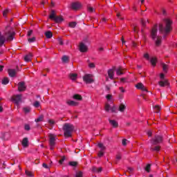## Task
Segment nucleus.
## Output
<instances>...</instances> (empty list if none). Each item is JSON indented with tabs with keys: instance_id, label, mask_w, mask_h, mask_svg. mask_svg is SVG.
<instances>
[{
	"instance_id": "f257e3e1",
	"label": "nucleus",
	"mask_w": 177,
	"mask_h": 177,
	"mask_svg": "<svg viewBox=\"0 0 177 177\" xmlns=\"http://www.w3.org/2000/svg\"><path fill=\"white\" fill-rule=\"evenodd\" d=\"M165 26L162 24L159 25V30L160 32H163L164 34H168L172 30L171 26L172 25V21L171 19L167 18L164 20Z\"/></svg>"
},
{
	"instance_id": "f03ea898",
	"label": "nucleus",
	"mask_w": 177,
	"mask_h": 177,
	"mask_svg": "<svg viewBox=\"0 0 177 177\" xmlns=\"http://www.w3.org/2000/svg\"><path fill=\"white\" fill-rule=\"evenodd\" d=\"M151 143L153 145V146H155L151 148V150H153V151H160L161 147L157 145H160V143H162V137L160 136H155L154 138H153L151 140Z\"/></svg>"
},
{
	"instance_id": "7ed1b4c3",
	"label": "nucleus",
	"mask_w": 177,
	"mask_h": 177,
	"mask_svg": "<svg viewBox=\"0 0 177 177\" xmlns=\"http://www.w3.org/2000/svg\"><path fill=\"white\" fill-rule=\"evenodd\" d=\"M13 37H15V32L9 31L5 35H2L0 32V46H2L6 40L13 41Z\"/></svg>"
},
{
	"instance_id": "20e7f679",
	"label": "nucleus",
	"mask_w": 177,
	"mask_h": 177,
	"mask_svg": "<svg viewBox=\"0 0 177 177\" xmlns=\"http://www.w3.org/2000/svg\"><path fill=\"white\" fill-rule=\"evenodd\" d=\"M151 37L155 41L156 46L161 45V39L162 37L157 36V26H154L151 31Z\"/></svg>"
},
{
	"instance_id": "39448f33",
	"label": "nucleus",
	"mask_w": 177,
	"mask_h": 177,
	"mask_svg": "<svg viewBox=\"0 0 177 177\" xmlns=\"http://www.w3.org/2000/svg\"><path fill=\"white\" fill-rule=\"evenodd\" d=\"M64 135L66 138L71 137L73 132H74V126L73 124L66 123L63 127Z\"/></svg>"
},
{
	"instance_id": "423d86ee",
	"label": "nucleus",
	"mask_w": 177,
	"mask_h": 177,
	"mask_svg": "<svg viewBox=\"0 0 177 177\" xmlns=\"http://www.w3.org/2000/svg\"><path fill=\"white\" fill-rule=\"evenodd\" d=\"M49 19L51 20H54L55 23H62V21H64V19L62 16H56V12L55 10H52L49 16Z\"/></svg>"
},
{
	"instance_id": "0eeeda50",
	"label": "nucleus",
	"mask_w": 177,
	"mask_h": 177,
	"mask_svg": "<svg viewBox=\"0 0 177 177\" xmlns=\"http://www.w3.org/2000/svg\"><path fill=\"white\" fill-rule=\"evenodd\" d=\"M48 138H49L50 150H53V149H55V145H56V135L49 134Z\"/></svg>"
},
{
	"instance_id": "6e6552de",
	"label": "nucleus",
	"mask_w": 177,
	"mask_h": 177,
	"mask_svg": "<svg viewBox=\"0 0 177 177\" xmlns=\"http://www.w3.org/2000/svg\"><path fill=\"white\" fill-rule=\"evenodd\" d=\"M83 81L86 84H92V82H93V75H92L91 74L84 75V76L83 77Z\"/></svg>"
},
{
	"instance_id": "1a4fd4ad",
	"label": "nucleus",
	"mask_w": 177,
	"mask_h": 177,
	"mask_svg": "<svg viewBox=\"0 0 177 177\" xmlns=\"http://www.w3.org/2000/svg\"><path fill=\"white\" fill-rule=\"evenodd\" d=\"M105 111H111V113H117V108L115 105H110L109 103H106L105 104Z\"/></svg>"
},
{
	"instance_id": "9d476101",
	"label": "nucleus",
	"mask_w": 177,
	"mask_h": 177,
	"mask_svg": "<svg viewBox=\"0 0 177 177\" xmlns=\"http://www.w3.org/2000/svg\"><path fill=\"white\" fill-rule=\"evenodd\" d=\"M12 99L14 103H15L17 106H19L20 102H21V95H14Z\"/></svg>"
},
{
	"instance_id": "9b49d317",
	"label": "nucleus",
	"mask_w": 177,
	"mask_h": 177,
	"mask_svg": "<svg viewBox=\"0 0 177 177\" xmlns=\"http://www.w3.org/2000/svg\"><path fill=\"white\" fill-rule=\"evenodd\" d=\"M98 147H100V149H101V150L98 153V157H103V154H104V150H106V147L102 143L98 144Z\"/></svg>"
},
{
	"instance_id": "f8f14e48",
	"label": "nucleus",
	"mask_w": 177,
	"mask_h": 177,
	"mask_svg": "<svg viewBox=\"0 0 177 177\" xmlns=\"http://www.w3.org/2000/svg\"><path fill=\"white\" fill-rule=\"evenodd\" d=\"M79 50L82 53L88 52V46L85 44L81 42L79 45Z\"/></svg>"
},
{
	"instance_id": "ddd939ff",
	"label": "nucleus",
	"mask_w": 177,
	"mask_h": 177,
	"mask_svg": "<svg viewBox=\"0 0 177 177\" xmlns=\"http://www.w3.org/2000/svg\"><path fill=\"white\" fill-rule=\"evenodd\" d=\"M26 83L21 82L18 84V91L19 92H23L26 91Z\"/></svg>"
},
{
	"instance_id": "4468645a",
	"label": "nucleus",
	"mask_w": 177,
	"mask_h": 177,
	"mask_svg": "<svg viewBox=\"0 0 177 177\" xmlns=\"http://www.w3.org/2000/svg\"><path fill=\"white\" fill-rule=\"evenodd\" d=\"M82 5L80 2H75L71 4V8L73 9V10H78V9H80Z\"/></svg>"
},
{
	"instance_id": "2eb2a0df",
	"label": "nucleus",
	"mask_w": 177,
	"mask_h": 177,
	"mask_svg": "<svg viewBox=\"0 0 177 177\" xmlns=\"http://www.w3.org/2000/svg\"><path fill=\"white\" fill-rule=\"evenodd\" d=\"M106 99L107 100L106 103H108L109 104H113V103L114 102V98H113V95H106Z\"/></svg>"
},
{
	"instance_id": "dca6fc26",
	"label": "nucleus",
	"mask_w": 177,
	"mask_h": 177,
	"mask_svg": "<svg viewBox=\"0 0 177 177\" xmlns=\"http://www.w3.org/2000/svg\"><path fill=\"white\" fill-rule=\"evenodd\" d=\"M136 88H137V89H140V91H143L144 92H147V88L142 83H138L136 85Z\"/></svg>"
},
{
	"instance_id": "f3484780",
	"label": "nucleus",
	"mask_w": 177,
	"mask_h": 177,
	"mask_svg": "<svg viewBox=\"0 0 177 177\" xmlns=\"http://www.w3.org/2000/svg\"><path fill=\"white\" fill-rule=\"evenodd\" d=\"M109 124L113 128H118V122L115 120H109Z\"/></svg>"
},
{
	"instance_id": "a211bd4d",
	"label": "nucleus",
	"mask_w": 177,
	"mask_h": 177,
	"mask_svg": "<svg viewBox=\"0 0 177 177\" xmlns=\"http://www.w3.org/2000/svg\"><path fill=\"white\" fill-rule=\"evenodd\" d=\"M66 104H68V106H78V102L71 100H66Z\"/></svg>"
},
{
	"instance_id": "6ab92c4d",
	"label": "nucleus",
	"mask_w": 177,
	"mask_h": 177,
	"mask_svg": "<svg viewBox=\"0 0 177 177\" xmlns=\"http://www.w3.org/2000/svg\"><path fill=\"white\" fill-rule=\"evenodd\" d=\"M108 76L110 80H114V69H109L108 71Z\"/></svg>"
},
{
	"instance_id": "aec40b11",
	"label": "nucleus",
	"mask_w": 177,
	"mask_h": 177,
	"mask_svg": "<svg viewBox=\"0 0 177 177\" xmlns=\"http://www.w3.org/2000/svg\"><path fill=\"white\" fill-rule=\"evenodd\" d=\"M123 71H124V68L120 66L116 69V75H122V74H124Z\"/></svg>"
},
{
	"instance_id": "412c9836",
	"label": "nucleus",
	"mask_w": 177,
	"mask_h": 177,
	"mask_svg": "<svg viewBox=\"0 0 177 177\" xmlns=\"http://www.w3.org/2000/svg\"><path fill=\"white\" fill-rule=\"evenodd\" d=\"M22 146L23 147H28V138H24L22 140Z\"/></svg>"
},
{
	"instance_id": "4be33fe9",
	"label": "nucleus",
	"mask_w": 177,
	"mask_h": 177,
	"mask_svg": "<svg viewBox=\"0 0 177 177\" xmlns=\"http://www.w3.org/2000/svg\"><path fill=\"white\" fill-rule=\"evenodd\" d=\"M31 59H32V53H29L24 57L25 62H31Z\"/></svg>"
},
{
	"instance_id": "5701e85b",
	"label": "nucleus",
	"mask_w": 177,
	"mask_h": 177,
	"mask_svg": "<svg viewBox=\"0 0 177 177\" xmlns=\"http://www.w3.org/2000/svg\"><path fill=\"white\" fill-rule=\"evenodd\" d=\"M125 109H127V106H125L124 104H120L118 110L121 113H124V111H125Z\"/></svg>"
},
{
	"instance_id": "b1692460",
	"label": "nucleus",
	"mask_w": 177,
	"mask_h": 177,
	"mask_svg": "<svg viewBox=\"0 0 177 177\" xmlns=\"http://www.w3.org/2000/svg\"><path fill=\"white\" fill-rule=\"evenodd\" d=\"M8 75L10 77H15L16 75V70L15 69H8Z\"/></svg>"
},
{
	"instance_id": "393cba45",
	"label": "nucleus",
	"mask_w": 177,
	"mask_h": 177,
	"mask_svg": "<svg viewBox=\"0 0 177 177\" xmlns=\"http://www.w3.org/2000/svg\"><path fill=\"white\" fill-rule=\"evenodd\" d=\"M151 64L153 66L156 67V64H157V58L156 57H151L150 59Z\"/></svg>"
},
{
	"instance_id": "a878e982",
	"label": "nucleus",
	"mask_w": 177,
	"mask_h": 177,
	"mask_svg": "<svg viewBox=\"0 0 177 177\" xmlns=\"http://www.w3.org/2000/svg\"><path fill=\"white\" fill-rule=\"evenodd\" d=\"M159 85L160 86H167L168 81L167 80L160 81L159 82Z\"/></svg>"
},
{
	"instance_id": "bb28decb",
	"label": "nucleus",
	"mask_w": 177,
	"mask_h": 177,
	"mask_svg": "<svg viewBox=\"0 0 177 177\" xmlns=\"http://www.w3.org/2000/svg\"><path fill=\"white\" fill-rule=\"evenodd\" d=\"M73 99L75 100H82V96H81L80 94H75L73 95Z\"/></svg>"
},
{
	"instance_id": "cd10ccee",
	"label": "nucleus",
	"mask_w": 177,
	"mask_h": 177,
	"mask_svg": "<svg viewBox=\"0 0 177 177\" xmlns=\"http://www.w3.org/2000/svg\"><path fill=\"white\" fill-rule=\"evenodd\" d=\"M69 77L72 81H75V80H77V75L76 73H71Z\"/></svg>"
},
{
	"instance_id": "c85d7f7f",
	"label": "nucleus",
	"mask_w": 177,
	"mask_h": 177,
	"mask_svg": "<svg viewBox=\"0 0 177 177\" xmlns=\"http://www.w3.org/2000/svg\"><path fill=\"white\" fill-rule=\"evenodd\" d=\"M92 171L93 172H102V167H93L92 168Z\"/></svg>"
},
{
	"instance_id": "c756f323",
	"label": "nucleus",
	"mask_w": 177,
	"mask_h": 177,
	"mask_svg": "<svg viewBox=\"0 0 177 177\" xmlns=\"http://www.w3.org/2000/svg\"><path fill=\"white\" fill-rule=\"evenodd\" d=\"M45 35L46 38H48V39L52 38V37H53V34L50 31L46 32Z\"/></svg>"
},
{
	"instance_id": "7c9ffc66",
	"label": "nucleus",
	"mask_w": 177,
	"mask_h": 177,
	"mask_svg": "<svg viewBox=\"0 0 177 177\" xmlns=\"http://www.w3.org/2000/svg\"><path fill=\"white\" fill-rule=\"evenodd\" d=\"M162 70H163L164 73H167V71H168V65L162 63Z\"/></svg>"
},
{
	"instance_id": "2f4dec72",
	"label": "nucleus",
	"mask_w": 177,
	"mask_h": 177,
	"mask_svg": "<svg viewBox=\"0 0 177 177\" xmlns=\"http://www.w3.org/2000/svg\"><path fill=\"white\" fill-rule=\"evenodd\" d=\"M35 122H41L42 121H44V115H40L38 117V118L35 119Z\"/></svg>"
},
{
	"instance_id": "473e14b6",
	"label": "nucleus",
	"mask_w": 177,
	"mask_h": 177,
	"mask_svg": "<svg viewBox=\"0 0 177 177\" xmlns=\"http://www.w3.org/2000/svg\"><path fill=\"white\" fill-rule=\"evenodd\" d=\"M2 84L3 85H8V84H9V78L8 77H4L2 80Z\"/></svg>"
},
{
	"instance_id": "72a5a7b5",
	"label": "nucleus",
	"mask_w": 177,
	"mask_h": 177,
	"mask_svg": "<svg viewBox=\"0 0 177 177\" xmlns=\"http://www.w3.org/2000/svg\"><path fill=\"white\" fill-rule=\"evenodd\" d=\"M33 106L34 107H35L36 109H38L41 106V104L39 103V102L38 101H35L34 103H33Z\"/></svg>"
},
{
	"instance_id": "f704fd0d",
	"label": "nucleus",
	"mask_w": 177,
	"mask_h": 177,
	"mask_svg": "<svg viewBox=\"0 0 177 177\" xmlns=\"http://www.w3.org/2000/svg\"><path fill=\"white\" fill-rule=\"evenodd\" d=\"M153 109L156 111V113H158L161 110V107L158 105H155Z\"/></svg>"
},
{
	"instance_id": "c9c22d12",
	"label": "nucleus",
	"mask_w": 177,
	"mask_h": 177,
	"mask_svg": "<svg viewBox=\"0 0 177 177\" xmlns=\"http://www.w3.org/2000/svg\"><path fill=\"white\" fill-rule=\"evenodd\" d=\"M62 62L63 63H68V57L64 55L62 57Z\"/></svg>"
},
{
	"instance_id": "e433bc0d",
	"label": "nucleus",
	"mask_w": 177,
	"mask_h": 177,
	"mask_svg": "<svg viewBox=\"0 0 177 177\" xmlns=\"http://www.w3.org/2000/svg\"><path fill=\"white\" fill-rule=\"evenodd\" d=\"M48 124H49V125H50V127H53V125H55V124H56V122H55V120L50 119V120H48Z\"/></svg>"
},
{
	"instance_id": "4c0bfd02",
	"label": "nucleus",
	"mask_w": 177,
	"mask_h": 177,
	"mask_svg": "<svg viewBox=\"0 0 177 177\" xmlns=\"http://www.w3.org/2000/svg\"><path fill=\"white\" fill-rule=\"evenodd\" d=\"M88 67L89 68H95V67H96V65L95 64V63L90 62L88 63Z\"/></svg>"
},
{
	"instance_id": "58836bf2",
	"label": "nucleus",
	"mask_w": 177,
	"mask_h": 177,
	"mask_svg": "<svg viewBox=\"0 0 177 177\" xmlns=\"http://www.w3.org/2000/svg\"><path fill=\"white\" fill-rule=\"evenodd\" d=\"M26 174L28 176L34 177V174L30 171H26Z\"/></svg>"
},
{
	"instance_id": "ea45409f",
	"label": "nucleus",
	"mask_w": 177,
	"mask_h": 177,
	"mask_svg": "<svg viewBox=\"0 0 177 177\" xmlns=\"http://www.w3.org/2000/svg\"><path fill=\"white\" fill-rule=\"evenodd\" d=\"M88 11L90 13H93V12H95V8H93V7L88 6Z\"/></svg>"
},
{
	"instance_id": "a19ab883",
	"label": "nucleus",
	"mask_w": 177,
	"mask_h": 177,
	"mask_svg": "<svg viewBox=\"0 0 177 177\" xmlns=\"http://www.w3.org/2000/svg\"><path fill=\"white\" fill-rule=\"evenodd\" d=\"M8 13H9V10L6 9L3 12V17H6L8 16Z\"/></svg>"
},
{
	"instance_id": "79ce46f5",
	"label": "nucleus",
	"mask_w": 177,
	"mask_h": 177,
	"mask_svg": "<svg viewBox=\"0 0 177 177\" xmlns=\"http://www.w3.org/2000/svg\"><path fill=\"white\" fill-rule=\"evenodd\" d=\"M77 26V23L75 22H71L69 23V27H71V28H74Z\"/></svg>"
},
{
	"instance_id": "37998d69",
	"label": "nucleus",
	"mask_w": 177,
	"mask_h": 177,
	"mask_svg": "<svg viewBox=\"0 0 177 177\" xmlns=\"http://www.w3.org/2000/svg\"><path fill=\"white\" fill-rule=\"evenodd\" d=\"M144 57L145 59H146L147 60H150V55H149V53H146L144 54Z\"/></svg>"
},
{
	"instance_id": "c03bdc74",
	"label": "nucleus",
	"mask_w": 177,
	"mask_h": 177,
	"mask_svg": "<svg viewBox=\"0 0 177 177\" xmlns=\"http://www.w3.org/2000/svg\"><path fill=\"white\" fill-rule=\"evenodd\" d=\"M141 23L142 26H146V23H149V19H142Z\"/></svg>"
},
{
	"instance_id": "a18cd8bd",
	"label": "nucleus",
	"mask_w": 177,
	"mask_h": 177,
	"mask_svg": "<svg viewBox=\"0 0 177 177\" xmlns=\"http://www.w3.org/2000/svg\"><path fill=\"white\" fill-rule=\"evenodd\" d=\"M82 176H83V174H82V171H77V173H76V177H82Z\"/></svg>"
},
{
	"instance_id": "49530a36",
	"label": "nucleus",
	"mask_w": 177,
	"mask_h": 177,
	"mask_svg": "<svg viewBox=\"0 0 177 177\" xmlns=\"http://www.w3.org/2000/svg\"><path fill=\"white\" fill-rule=\"evenodd\" d=\"M30 108L29 107H26V108H24V111L26 114L28 113V112L30 111Z\"/></svg>"
},
{
	"instance_id": "de8ad7c7",
	"label": "nucleus",
	"mask_w": 177,
	"mask_h": 177,
	"mask_svg": "<svg viewBox=\"0 0 177 177\" xmlns=\"http://www.w3.org/2000/svg\"><path fill=\"white\" fill-rule=\"evenodd\" d=\"M150 168H151L150 165H147L145 167V171H147V172H150Z\"/></svg>"
},
{
	"instance_id": "09e8293b",
	"label": "nucleus",
	"mask_w": 177,
	"mask_h": 177,
	"mask_svg": "<svg viewBox=\"0 0 177 177\" xmlns=\"http://www.w3.org/2000/svg\"><path fill=\"white\" fill-rule=\"evenodd\" d=\"M69 165H71V167H76L77 162H70Z\"/></svg>"
},
{
	"instance_id": "8fccbe9b",
	"label": "nucleus",
	"mask_w": 177,
	"mask_h": 177,
	"mask_svg": "<svg viewBox=\"0 0 177 177\" xmlns=\"http://www.w3.org/2000/svg\"><path fill=\"white\" fill-rule=\"evenodd\" d=\"M28 41V42H35V37L29 38Z\"/></svg>"
},
{
	"instance_id": "3c124183",
	"label": "nucleus",
	"mask_w": 177,
	"mask_h": 177,
	"mask_svg": "<svg viewBox=\"0 0 177 177\" xmlns=\"http://www.w3.org/2000/svg\"><path fill=\"white\" fill-rule=\"evenodd\" d=\"M127 142H128V140H127V139L122 140V143L123 146H127Z\"/></svg>"
},
{
	"instance_id": "603ef678",
	"label": "nucleus",
	"mask_w": 177,
	"mask_h": 177,
	"mask_svg": "<svg viewBox=\"0 0 177 177\" xmlns=\"http://www.w3.org/2000/svg\"><path fill=\"white\" fill-rule=\"evenodd\" d=\"M119 90L120 91V92H122V93H124L125 92V89H124V87H119Z\"/></svg>"
},
{
	"instance_id": "864d4df0",
	"label": "nucleus",
	"mask_w": 177,
	"mask_h": 177,
	"mask_svg": "<svg viewBox=\"0 0 177 177\" xmlns=\"http://www.w3.org/2000/svg\"><path fill=\"white\" fill-rule=\"evenodd\" d=\"M25 129H26V131H30V125L29 124H26L25 125Z\"/></svg>"
},
{
	"instance_id": "5fc2aeb1",
	"label": "nucleus",
	"mask_w": 177,
	"mask_h": 177,
	"mask_svg": "<svg viewBox=\"0 0 177 177\" xmlns=\"http://www.w3.org/2000/svg\"><path fill=\"white\" fill-rule=\"evenodd\" d=\"M116 160H118V161H120V160H121V154H118L116 156Z\"/></svg>"
},
{
	"instance_id": "6e6d98bb",
	"label": "nucleus",
	"mask_w": 177,
	"mask_h": 177,
	"mask_svg": "<svg viewBox=\"0 0 177 177\" xmlns=\"http://www.w3.org/2000/svg\"><path fill=\"white\" fill-rule=\"evenodd\" d=\"M43 167L46 168V169H48L49 168V167L48 166V165H46V163H43Z\"/></svg>"
},
{
	"instance_id": "4d7b16f0",
	"label": "nucleus",
	"mask_w": 177,
	"mask_h": 177,
	"mask_svg": "<svg viewBox=\"0 0 177 177\" xmlns=\"http://www.w3.org/2000/svg\"><path fill=\"white\" fill-rule=\"evenodd\" d=\"M106 21H107V19L106 18H102L101 23H106Z\"/></svg>"
},
{
	"instance_id": "13d9d810",
	"label": "nucleus",
	"mask_w": 177,
	"mask_h": 177,
	"mask_svg": "<svg viewBox=\"0 0 177 177\" xmlns=\"http://www.w3.org/2000/svg\"><path fill=\"white\" fill-rule=\"evenodd\" d=\"M31 34H32V30H29L28 32V37H30L31 36Z\"/></svg>"
},
{
	"instance_id": "bf43d9fd",
	"label": "nucleus",
	"mask_w": 177,
	"mask_h": 177,
	"mask_svg": "<svg viewBox=\"0 0 177 177\" xmlns=\"http://www.w3.org/2000/svg\"><path fill=\"white\" fill-rule=\"evenodd\" d=\"M64 160H65V158H62L59 160V164H63Z\"/></svg>"
},
{
	"instance_id": "052dcab7",
	"label": "nucleus",
	"mask_w": 177,
	"mask_h": 177,
	"mask_svg": "<svg viewBox=\"0 0 177 177\" xmlns=\"http://www.w3.org/2000/svg\"><path fill=\"white\" fill-rule=\"evenodd\" d=\"M147 135H148V136H151V135H152L151 131H150V130L148 131Z\"/></svg>"
},
{
	"instance_id": "680f3d73",
	"label": "nucleus",
	"mask_w": 177,
	"mask_h": 177,
	"mask_svg": "<svg viewBox=\"0 0 177 177\" xmlns=\"http://www.w3.org/2000/svg\"><path fill=\"white\" fill-rule=\"evenodd\" d=\"M164 77H165L164 74H163V73H161V74H160V79H161V80H164Z\"/></svg>"
},
{
	"instance_id": "e2e57ef3",
	"label": "nucleus",
	"mask_w": 177,
	"mask_h": 177,
	"mask_svg": "<svg viewBox=\"0 0 177 177\" xmlns=\"http://www.w3.org/2000/svg\"><path fill=\"white\" fill-rule=\"evenodd\" d=\"M120 81L121 82H125V78H121Z\"/></svg>"
},
{
	"instance_id": "0e129e2a",
	"label": "nucleus",
	"mask_w": 177,
	"mask_h": 177,
	"mask_svg": "<svg viewBox=\"0 0 177 177\" xmlns=\"http://www.w3.org/2000/svg\"><path fill=\"white\" fill-rule=\"evenodd\" d=\"M3 70V66H0V71H2Z\"/></svg>"
},
{
	"instance_id": "69168bd1",
	"label": "nucleus",
	"mask_w": 177,
	"mask_h": 177,
	"mask_svg": "<svg viewBox=\"0 0 177 177\" xmlns=\"http://www.w3.org/2000/svg\"><path fill=\"white\" fill-rule=\"evenodd\" d=\"M119 97H120V99H124V95H119Z\"/></svg>"
},
{
	"instance_id": "338daca9",
	"label": "nucleus",
	"mask_w": 177,
	"mask_h": 177,
	"mask_svg": "<svg viewBox=\"0 0 177 177\" xmlns=\"http://www.w3.org/2000/svg\"><path fill=\"white\" fill-rule=\"evenodd\" d=\"M3 111V108H2V106H0V112Z\"/></svg>"
},
{
	"instance_id": "774afa93",
	"label": "nucleus",
	"mask_w": 177,
	"mask_h": 177,
	"mask_svg": "<svg viewBox=\"0 0 177 177\" xmlns=\"http://www.w3.org/2000/svg\"><path fill=\"white\" fill-rule=\"evenodd\" d=\"M59 44L63 45V41H62V39L59 40Z\"/></svg>"
}]
</instances>
